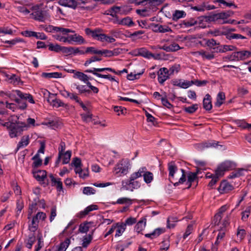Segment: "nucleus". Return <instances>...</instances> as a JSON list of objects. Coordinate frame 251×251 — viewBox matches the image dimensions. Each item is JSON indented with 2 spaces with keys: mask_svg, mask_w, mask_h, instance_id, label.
I'll list each match as a JSON object with an SVG mask.
<instances>
[{
  "mask_svg": "<svg viewBox=\"0 0 251 251\" xmlns=\"http://www.w3.org/2000/svg\"><path fill=\"white\" fill-rule=\"evenodd\" d=\"M130 168L129 161L127 159L120 160L113 169L114 175L117 176L126 175Z\"/></svg>",
  "mask_w": 251,
  "mask_h": 251,
  "instance_id": "nucleus-3",
  "label": "nucleus"
},
{
  "mask_svg": "<svg viewBox=\"0 0 251 251\" xmlns=\"http://www.w3.org/2000/svg\"><path fill=\"white\" fill-rule=\"evenodd\" d=\"M137 174L136 172H134L131 174L129 178L128 185L131 186L132 189L131 191H132L133 189H137L141 186L140 182L135 180L139 177H135V175Z\"/></svg>",
  "mask_w": 251,
  "mask_h": 251,
  "instance_id": "nucleus-15",
  "label": "nucleus"
},
{
  "mask_svg": "<svg viewBox=\"0 0 251 251\" xmlns=\"http://www.w3.org/2000/svg\"><path fill=\"white\" fill-rule=\"evenodd\" d=\"M201 57L203 59L211 60L214 58V55L212 52H209L203 50V53Z\"/></svg>",
  "mask_w": 251,
  "mask_h": 251,
  "instance_id": "nucleus-63",
  "label": "nucleus"
},
{
  "mask_svg": "<svg viewBox=\"0 0 251 251\" xmlns=\"http://www.w3.org/2000/svg\"><path fill=\"white\" fill-rule=\"evenodd\" d=\"M32 218L39 223L40 221H44L45 220L46 218V214L43 212H38Z\"/></svg>",
  "mask_w": 251,
  "mask_h": 251,
  "instance_id": "nucleus-47",
  "label": "nucleus"
},
{
  "mask_svg": "<svg viewBox=\"0 0 251 251\" xmlns=\"http://www.w3.org/2000/svg\"><path fill=\"white\" fill-rule=\"evenodd\" d=\"M70 244V240L67 238L65 241L60 243L58 251H65Z\"/></svg>",
  "mask_w": 251,
  "mask_h": 251,
  "instance_id": "nucleus-43",
  "label": "nucleus"
},
{
  "mask_svg": "<svg viewBox=\"0 0 251 251\" xmlns=\"http://www.w3.org/2000/svg\"><path fill=\"white\" fill-rule=\"evenodd\" d=\"M132 201H133V200H132L131 199H129L128 198H126V197H123V198H121L118 199L117 200V201L116 202H113V204H127L128 205H130L132 204Z\"/></svg>",
  "mask_w": 251,
  "mask_h": 251,
  "instance_id": "nucleus-37",
  "label": "nucleus"
},
{
  "mask_svg": "<svg viewBox=\"0 0 251 251\" xmlns=\"http://www.w3.org/2000/svg\"><path fill=\"white\" fill-rule=\"evenodd\" d=\"M38 227V223L34 219L32 218L31 220L28 223V229L33 232L37 230Z\"/></svg>",
  "mask_w": 251,
  "mask_h": 251,
  "instance_id": "nucleus-39",
  "label": "nucleus"
},
{
  "mask_svg": "<svg viewBox=\"0 0 251 251\" xmlns=\"http://www.w3.org/2000/svg\"><path fill=\"white\" fill-rule=\"evenodd\" d=\"M168 170L169 171V178L174 186H178L185 181L186 177L183 169H180V172H178L177 167L174 163L171 162L168 164Z\"/></svg>",
  "mask_w": 251,
  "mask_h": 251,
  "instance_id": "nucleus-1",
  "label": "nucleus"
},
{
  "mask_svg": "<svg viewBox=\"0 0 251 251\" xmlns=\"http://www.w3.org/2000/svg\"><path fill=\"white\" fill-rule=\"evenodd\" d=\"M120 10L121 7L113 6L107 11V14L111 16L113 19L118 18L117 14L120 13Z\"/></svg>",
  "mask_w": 251,
  "mask_h": 251,
  "instance_id": "nucleus-33",
  "label": "nucleus"
},
{
  "mask_svg": "<svg viewBox=\"0 0 251 251\" xmlns=\"http://www.w3.org/2000/svg\"><path fill=\"white\" fill-rule=\"evenodd\" d=\"M85 33L87 35H90L94 39L101 41L103 33H102V30L100 28H97L95 30H91L89 28L85 29Z\"/></svg>",
  "mask_w": 251,
  "mask_h": 251,
  "instance_id": "nucleus-10",
  "label": "nucleus"
},
{
  "mask_svg": "<svg viewBox=\"0 0 251 251\" xmlns=\"http://www.w3.org/2000/svg\"><path fill=\"white\" fill-rule=\"evenodd\" d=\"M98 207L97 205L92 204L86 207L84 210L80 211L78 214V217L80 218L87 215L90 212L97 210Z\"/></svg>",
  "mask_w": 251,
  "mask_h": 251,
  "instance_id": "nucleus-26",
  "label": "nucleus"
},
{
  "mask_svg": "<svg viewBox=\"0 0 251 251\" xmlns=\"http://www.w3.org/2000/svg\"><path fill=\"white\" fill-rule=\"evenodd\" d=\"M84 49V47H73V55H83L85 54V51L82 49Z\"/></svg>",
  "mask_w": 251,
  "mask_h": 251,
  "instance_id": "nucleus-58",
  "label": "nucleus"
},
{
  "mask_svg": "<svg viewBox=\"0 0 251 251\" xmlns=\"http://www.w3.org/2000/svg\"><path fill=\"white\" fill-rule=\"evenodd\" d=\"M85 51V54L91 53L95 54H100V50L96 49L93 47H87Z\"/></svg>",
  "mask_w": 251,
  "mask_h": 251,
  "instance_id": "nucleus-56",
  "label": "nucleus"
},
{
  "mask_svg": "<svg viewBox=\"0 0 251 251\" xmlns=\"http://www.w3.org/2000/svg\"><path fill=\"white\" fill-rule=\"evenodd\" d=\"M197 178V174L194 173H190L188 175V181L187 184H188V188L191 186L192 183L195 181Z\"/></svg>",
  "mask_w": 251,
  "mask_h": 251,
  "instance_id": "nucleus-46",
  "label": "nucleus"
},
{
  "mask_svg": "<svg viewBox=\"0 0 251 251\" xmlns=\"http://www.w3.org/2000/svg\"><path fill=\"white\" fill-rule=\"evenodd\" d=\"M111 21L115 24L127 26H132L134 25L131 18L129 17H126L122 19H119V18L112 19L111 20Z\"/></svg>",
  "mask_w": 251,
  "mask_h": 251,
  "instance_id": "nucleus-11",
  "label": "nucleus"
},
{
  "mask_svg": "<svg viewBox=\"0 0 251 251\" xmlns=\"http://www.w3.org/2000/svg\"><path fill=\"white\" fill-rule=\"evenodd\" d=\"M197 24V21L194 19H190L183 21L181 25L183 27H189L196 25Z\"/></svg>",
  "mask_w": 251,
  "mask_h": 251,
  "instance_id": "nucleus-38",
  "label": "nucleus"
},
{
  "mask_svg": "<svg viewBox=\"0 0 251 251\" xmlns=\"http://www.w3.org/2000/svg\"><path fill=\"white\" fill-rule=\"evenodd\" d=\"M35 241L36 237L34 234L29 235L26 242V247L28 249H31Z\"/></svg>",
  "mask_w": 251,
  "mask_h": 251,
  "instance_id": "nucleus-45",
  "label": "nucleus"
},
{
  "mask_svg": "<svg viewBox=\"0 0 251 251\" xmlns=\"http://www.w3.org/2000/svg\"><path fill=\"white\" fill-rule=\"evenodd\" d=\"M62 95L64 97L69 98L71 100H75L76 102L78 101V100H79V98L76 94L72 93L66 90L63 91Z\"/></svg>",
  "mask_w": 251,
  "mask_h": 251,
  "instance_id": "nucleus-41",
  "label": "nucleus"
},
{
  "mask_svg": "<svg viewBox=\"0 0 251 251\" xmlns=\"http://www.w3.org/2000/svg\"><path fill=\"white\" fill-rule=\"evenodd\" d=\"M236 166V163L231 160H226L220 164L215 170L218 176H222L226 171L234 169Z\"/></svg>",
  "mask_w": 251,
  "mask_h": 251,
  "instance_id": "nucleus-5",
  "label": "nucleus"
},
{
  "mask_svg": "<svg viewBox=\"0 0 251 251\" xmlns=\"http://www.w3.org/2000/svg\"><path fill=\"white\" fill-rule=\"evenodd\" d=\"M98 207L97 205L92 204L86 207L84 210L80 211L78 214V217L80 218L87 215L90 212L97 210Z\"/></svg>",
  "mask_w": 251,
  "mask_h": 251,
  "instance_id": "nucleus-27",
  "label": "nucleus"
},
{
  "mask_svg": "<svg viewBox=\"0 0 251 251\" xmlns=\"http://www.w3.org/2000/svg\"><path fill=\"white\" fill-rule=\"evenodd\" d=\"M136 173L137 174L135 175V177L143 176L144 180L147 184L151 183L153 180L154 176L153 174L147 171V169L145 167L139 168Z\"/></svg>",
  "mask_w": 251,
  "mask_h": 251,
  "instance_id": "nucleus-6",
  "label": "nucleus"
},
{
  "mask_svg": "<svg viewBox=\"0 0 251 251\" xmlns=\"http://www.w3.org/2000/svg\"><path fill=\"white\" fill-rule=\"evenodd\" d=\"M145 32L143 30H139L137 31H135L133 33L130 34L129 36V38H131L133 40H135L137 39L138 38H140V37H137L139 36L140 35L144 34Z\"/></svg>",
  "mask_w": 251,
  "mask_h": 251,
  "instance_id": "nucleus-62",
  "label": "nucleus"
},
{
  "mask_svg": "<svg viewBox=\"0 0 251 251\" xmlns=\"http://www.w3.org/2000/svg\"><path fill=\"white\" fill-rule=\"evenodd\" d=\"M136 52L137 55L147 58H150L151 57H152L153 56V55L149 51L145 48H139L137 50Z\"/></svg>",
  "mask_w": 251,
  "mask_h": 251,
  "instance_id": "nucleus-31",
  "label": "nucleus"
},
{
  "mask_svg": "<svg viewBox=\"0 0 251 251\" xmlns=\"http://www.w3.org/2000/svg\"><path fill=\"white\" fill-rule=\"evenodd\" d=\"M58 4L64 7H67L75 9L77 7L75 0H59Z\"/></svg>",
  "mask_w": 251,
  "mask_h": 251,
  "instance_id": "nucleus-21",
  "label": "nucleus"
},
{
  "mask_svg": "<svg viewBox=\"0 0 251 251\" xmlns=\"http://www.w3.org/2000/svg\"><path fill=\"white\" fill-rule=\"evenodd\" d=\"M101 60L100 57L97 56H93L90 58L88 59L84 63V65L85 66H88L93 62L96 61H100Z\"/></svg>",
  "mask_w": 251,
  "mask_h": 251,
  "instance_id": "nucleus-55",
  "label": "nucleus"
},
{
  "mask_svg": "<svg viewBox=\"0 0 251 251\" xmlns=\"http://www.w3.org/2000/svg\"><path fill=\"white\" fill-rule=\"evenodd\" d=\"M151 26L152 27V30L155 32L165 33L172 31L171 29L167 25L153 23L151 24Z\"/></svg>",
  "mask_w": 251,
  "mask_h": 251,
  "instance_id": "nucleus-18",
  "label": "nucleus"
},
{
  "mask_svg": "<svg viewBox=\"0 0 251 251\" xmlns=\"http://www.w3.org/2000/svg\"><path fill=\"white\" fill-rule=\"evenodd\" d=\"M49 50L50 51H54L55 52L61 51L62 46H60L58 44L53 45L52 44H50L48 46Z\"/></svg>",
  "mask_w": 251,
  "mask_h": 251,
  "instance_id": "nucleus-59",
  "label": "nucleus"
},
{
  "mask_svg": "<svg viewBox=\"0 0 251 251\" xmlns=\"http://www.w3.org/2000/svg\"><path fill=\"white\" fill-rule=\"evenodd\" d=\"M30 137L28 135L23 136L19 142L17 147V150H19L21 148L27 146L29 143Z\"/></svg>",
  "mask_w": 251,
  "mask_h": 251,
  "instance_id": "nucleus-28",
  "label": "nucleus"
},
{
  "mask_svg": "<svg viewBox=\"0 0 251 251\" xmlns=\"http://www.w3.org/2000/svg\"><path fill=\"white\" fill-rule=\"evenodd\" d=\"M33 176L39 181L43 182L44 186L48 185V183L44 182L45 179L47 176V172L45 170H37L33 172Z\"/></svg>",
  "mask_w": 251,
  "mask_h": 251,
  "instance_id": "nucleus-16",
  "label": "nucleus"
},
{
  "mask_svg": "<svg viewBox=\"0 0 251 251\" xmlns=\"http://www.w3.org/2000/svg\"><path fill=\"white\" fill-rule=\"evenodd\" d=\"M6 96L9 98L11 100L15 101L16 102L20 99H28V101L31 103H34L32 96L26 93H23L20 90H12L11 92L6 93Z\"/></svg>",
  "mask_w": 251,
  "mask_h": 251,
  "instance_id": "nucleus-4",
  "label": "nucleus"
},
{
  "mask_svg": "<svg viewBox=\"0 0 251 251\" xmlns=\"http://www.w3.org/2000/svg\"><path fill=\"white\" fill-rule=\"evenodd\" d=\"M147 223V219L146 217H143L141 220L136 224L135 226V230L137 233H140L145 228Z\"/></svg>",
  "mask_w": 251,
  "mask_h": 251,
  "instance_id": "nucleus-24",
  "label": "nucleus"
},
{
  "mask_svg": "<svg viewBox=\"0 0 251 251\" xmlns=\"http://www.w3.org/2000/svg\"><path fill=\"white\" fill-rule=\"evenodd\" d=\"M233 14L231 11H226L224 12H220L214 15V19L215 20H222L223 21L222 23L227 24L230 23L229 21L227 20V18L231 16Z\"/></svg>",
  "mask_w": 251,
  "mask_h": 251,
  "instance_id": "nucleus-14",
  "label": "nucleus"
},
{
  "mask_svg": "<svg viewBox=\"0 0 251 251\" xmlns=\"http://www.w3.org/2000/svg\"><path fill=\"white\" fill-rule=\"evenodd\" d=\"M73 77L77 78L84 82H86L89 79V77L86 75L80 72H75Z\"/></svg>",
  "mask_w": 251,
  "mask_h": 251,
  "instance_id": "nucleus-36",
  "label": "nucleus"
},
{
  "mask_svg": "<svg viewBox=\"0 0 251 251\" xmlns=\"http://www.w3.org/2000/svg\"><path fill=\"white\" fill-rule=\"evenodd\" d=\"M169 71L166 68H161L158 72V80L160 84H163L169 78Z\"/></svg>",
  "mask_w": 251,
  "mask_h": 251,
  "instance_id": "nucleus-12",
  "label": "nucleus"
},
{
  "mask_svg": "<svg viewBox=\"0 0 251 251\" xmlns=\"http://www.w3.org/2000/svg\"><path fill=\"white\" fill-rule=\"evenodd\" d=\"M104 71H108L109 72H112L116 74V71L111 68H93L92 69H88L85 71L86 73H92L94 75V73H98V72H102Z\"/></svg>",
  "mask_w": 251,
  "mask_h": 251,
  "instance_id": "nucleus-29",
  "label": "nucleus"
},
{
  "mask_svg": "<svg viewBox=\"0 0 251 251\" xmlns=\"http://www.w3.org/2000/svg\"><path fill=\"white\" fill-rule=\"evenodd\" d=\"M225 95L223 92H219L216 98V102L215 103V106L219 107L224 103L225 100Z\"/></svg>",
  "mask_w": 251,
  "mask_h": 251,
  "instance_id": "nucleus-34",
  "label": "nucleus"
},
{
  "mask_svg": "<svg viewBox=\"0 0 251 251\" xmlns=\"http://www.w3.org/2000/svg\"><path fill=\"white\" fill-rule=\"evenodd\" d=\"M69 44H72L73 42H75L78 45L86 43V41L83 37L76 33L69 35Z\"/></svg>",
  "mask_w": 251,
  "mask_h": 251,
  "instance_id": "nucleus-17",
  "label": "nucleus"
},
{
  "mask_svg": "<svg viewBox=\"0 0 251 251\" xmlns=\"http://www.w3.org/2000/svg\"><path fill=\"white\" fill-rule=\"evenodd\" d=\"M159 49L165 50L167 52H172L178 50L180 49V47L178 44L173 43L169 46L164 45L162 47H159Z\"/></svg>",
  "mask_w": 251,
  "mask_h": 251,
  "instance_id": "nucleus-22",
  "label": "nucleus"
},
{
  "mask_svg": "<svg viewBox=\"0 0 251 251\" xmlns=\"http://www.w3.org/2000/svg\"><path fill=\"white\" fill-rule=\"evenodd\" d=\"M251 211V207L250 206H248L246 208L245 210L242 212L241 219L243 221H246L247 220L248 217L250 216Z\"/></svg>",
  "mask_w": 251,
  "mask_h": 251,
  "instance_id": "nucleus-53",
  "label": "nucleus"
},
{
  "mask_svg": "<svg viewBox=\"0 0 251 251\" xmlns=\"http://www.w3.org/2000/svg\"><path fill=\"white\" fill-rule=\"evenodd\" d=\"M192 9L198 11H204L205 9L209 10L212 9V8H211L210 6H206L205 3L203 2L201 4L192 7Z\"/></svg>",
  "mask_w": 251,
  "mask_h": 251,
  "instance_id": "nucleus-42",
  "label": "nucleus"
},
{
  "mask_svg": "<svg viewBox=\"0 0 251 251\" xmlns=\"http://www.w3.org/2000/svg\"><path fill=\"white\" fill-rule=\"evenodd\" d=\"M211 100L210 96L208 94H206L203 100V108L206 110H210L212 109V105Z\"/></svg>",
  "mask_w": 251,
  "mask_h": 251,
  "instance_id": "nucleus-30",
  "label": "nucleus"
},
{
  "mask_svg": "<svg viewBox=\"0 0 251 251\" xmlns=\"http://www.w3.org/2000/svg\"><path fill=\"white\" fill-rule=\"evenodd\" d=\"M165 231V229L162 228H158L155 229L151 233H148L145 234V237L148 238H153L158 237L161 233Z\"/></svg>",
  "mask_w": 251,
  "mask_h": 251,
  "instance_id": "nucleus-35",
  "label": "nucleus"
},
{
  "mask_svg": "<svg viewBox=\"0 0 251 251\" xmlns=\"http://www.w3.org/2000/svg\"><path fill=\"white\" fill-rule=\"evenodd\" d=\"M193 84H194V81H184L183 82H179L177 84V86H179L180 88H183V89H186L191 85H192Z\"/></svg>",
  "mask_w": 251,
  "mask_h": 251,
  "instance_id": "nucleus-54",
  "label": "nucleus"
},
{
  "mask_svg": "<svg viewBox=\"0 0 251 251\" xmlns=\"http://www.w3.org/2000/svg\"><path fill=\"white\" fill-rule=\"evenodd\" d=\"M248 172V170L243 168L238 169L237 170L232 172L228 176L229 178H234L235 177H239L246 175V173Z\"/></svg>",
  "mask_w": 251,
  "mask_h": 251,
  "instance_id": "nucleus-23",
  "label": "nucleus"
},
{
  "mask_svg": "<svg viewBox=\"0 0 251 251\" xmlns=\"http://www.w3.org/2000/svg\"><path fill=\"white\" fill-rule=\"evenodd\" d=\"M33 12L30 14L31 17L36 21L39 22H44L46 19L45 13L40 7L37 6H34L32 7Z\"/></svg>",
  "mask_w": 251,
  "mask_h": 251,
  "instance_id": "nucleus-8",
  "label": "nucleus"
},
{
  "mask_svg": "<svg viewBox=\"0 0 251 251\" xmlns=\"http://www.w3.org/2000/svg\"><path fill=\"white\" fill-rule=\"evenodd\" d=\"M234 189L232 185L226 180L222 181L218 188V191L221 194L227 193Z\"/></svg>",
  "mask_w": 251,
  "mask_h": 251,
  "instance_id": "nucleus-13",
  "label": "nucleus"
},
{
  "mask_svg": "<svg viewBox=\"0 0 251 251\" xmlns=\"http://www.w3.org/2000/svg\"><path fill=\"white\" fill-rule=\"evenodd\" d=\"M113 108L114 111L117 113L118 116L121 115H125L127 112L126 109L122 106H115Z\"/></svg>",
  "mask_w": 251,
  "mask_h": 251,
  "instance_id": "nucleus-48",
  "label": "nucleus"
},
{
  "mask_svg": "<svg viewBox=\"0 0 251 251\" xmlns=\"http://www.w3.org/2000/svg\"><path fill=\"white\" fill-rule=\"evenodd\" d=\"M146 6L145 8L137 9L136 10V13L142 17L150 16L153 11L150 7H148V5Z\"/></svg>",
  "mask_w": 251,
  "mask_h": 251,
  "instance_id": "nucleus-25",
  "label": "nucleus"
},
{
  "mask_svg": "<svg viewBox=\"0 0 251 251\" xmlns=\"http://www.w3.org/2000/svg\"><path fill=\"white\" fill-rule=\"evenodd\" d=\"M25 100H28V99H20L18 101L16 102L19 108L21 109H25L27 107V104L25 102Z\"/></svg>",
  "mask_w": 251,
  "mask_h": 251,
  "instance_id": "nucleus-60",
  "label": "nucleus"
},
{
  "mask_svg": "<svg viewBox=\"0 0 251 251\" xmlns=\"http://www.w3.org/2000/svg\"><path fill=\"white\" fill-rule=\"evenodd\" d=\"M53 37L54 39L60 42H63L64 43L67 42L69 43V36L68 37H65L60 35L59 33H56L53 35Z\"/></svg>",
  "mask_w": 251,
  "mask_h": 251,
  "instance_id": "nucleus-57",
  "label": "nucleus"
},
{
  "mask_svg": "<svg viewBox=\"0 0 251 251\" xmlns=\"http://www.w3.org/2000/svg\"><path fill=\"white\" fill-rule=\"evenodd\" d=\"M72 155V152L71 151H67L65 152H63L62 154V164H66L69 163Z\"/></svg>",
  "mask_w": 251,
  "mask_h": 251,
  "instance_id": "nucleus-40",
  "label": "nucleus"
},
{
  "mask_svg": "<svg viewBox=\"0 0 251 251\" xmlns=\"http://www.w3.org/2000/svg\"><path fill=\"white\" fill-rule=\"evenodd\" d=\"M42 76L46 78H59L61 76V74L57 72L43 73Z\"/></svg>",
  "mask_w": 251,
  "mask_h": 251,
  "instance_id": "nucleus-44",
  "label": "nucleus"
},
{
  "mask_svg": "<svg viewBox=\"0 0 251 251\" xmlns=\"http://www.w3.org/2000/svg\"><path fill=\"white\" fill-rule=\"evenodd\" d=\"M186 13L184 11L176 10L173 14V19L174 20H177L180 18L184 17Z\"/></svg>",
  "mask_w": 251,
  "mask_h": 251,
  "instance_id": "nucleus-52",
  "label": "nucleus"
},
{
  "mask_svg": "<svg viewBox=\"0 0 251 251\" xmlns=\"http://www.w3.org/2000/svg\"><path fill=\"white\" fill-rule=\"evenodd\" d=\"M61 52L67 55H73V47H62Z\"/></svg>",
  "mask_w": 251,
  "mask_h": 251,
  "instance_id": "nucleus-64",
  "label": "nucleus"
},
{
  "mask_svg": "<svg viewBox=\"0 0 251 251\" xmlns=\"http://www.w3.org/2000/svg\"><path fill=\"white\" fill-rule=\"evenodd\" d=\"M49 177L50 178L51 185L55 186L58 191H63V184L60 178H56L54 177L52 174H50Z\"/></svg>",
  "mask_w": 251,
  "mask_h": 251,
  "instance_id": "nucleus-19",
  "label": "nucleus"
},
{
  "mask_svg": "<svg viewBox=\"0 0 251 251\" xmlns=\"http://www.w3.org/2000/svg\"><path fill=\"white\" fill-rule=\"evenodd\" d=\"M94 75H96V76H97L98 77L106 78V79H109L110 81H116V82H118V81L115 79L114 76H113L109 74L102 75V74H100L98 73H94Z\"/></svg>",
  "mask_w": 251,
  "mask_h": 251,
  "instance_id": "nucleus-50",
  "label": "nucleus"
},
{
  "mask_svg": "<svg viewBox=\"0 0 251 251\" xmlns=\"http://www.w3.org/2000/svg\"><path fill=\"white\" fill-rule=\"evenodd\" d=\"M5 125L8 131L9 136L12 138L22 134L25 128L27 127V125L25 123H20L17 122L16 123L8 122Z\"/></svg>",
  "mask_w": 251,
  "mask_h": 251,
  "instance_id": "nucleus-2",
  "label": "nucleus"
},
{
  "mask_svg": "<svg viewBox=\"0 0 251 251\" xmlns=\"http://www.w3.org/2000/svg\"><path fill=\"white\" fill-rule=\"evenodd\" d=\"M53 30L55 31L56 32H60L62 33L63 35H67L68 33L72 32L74 33L75 31L72 30L69 28H62L57 26H49L47 27L46 30L47 31H50L51 30Z\"/></svg>",
  "mask_w": 251,
  "mask_h": 251,
  "instance_id": "nucleus-20",
  "label": "nucleus"
},
{
  "mask_svg": "<svg viewBox=\"0 0 251 251\" xmlns=\"http://www.w3.org/2000/svg\"><path fill=\"white\" fill-rule=\"evenodd\" d=\"M115 225H117L115 236L116 237L121 236L126 230L125 225L124 224V223H118L115 224Z\"/></svg>",
  "mask_w": 251,
  "mask_h": 251,
  "instance_id": "nucleus-32",
  "label": "nucleus"
},
{
  "mask_svg": "<svg viewBox=\"0 0 251 251\" xmlns=\"http://www.w3.org/2000/svg\"><path fill=\"white\" fill-rule=\"evenodd\" d=\"M165 0H135L134 3L136 5H144L150 7L152 11L156 10L157 6L161 5Z\"/></svg>",
  "mask_w": 251,
  "mask_h": 251,
  "instance_id": "nucleus-7",
  "label": "nucleus"
},
{
  "mask_svg": "<svg viewBox=\"0 0 251 251\" xmlns=\"http://www.w3.org/2000/svg\"><path fill=\"white\" fill-rule=\"evenodd\" d=\"M144 73V71L141 72L136 73L135 72H131L129 74L127 75V78L129 80H134L135 79H138L141 75Z\"/></svg>",
  "mask_w": 251,
  "mask_h": 251,
  "instance_id": "nucleus-51",
  "label": "nucleus"
},
{
  "mask_svg": "<svg viewBox=\"0 0 251 251\" xmlns=\"http://www.w3.org/2000/svg\"><path fill=\"white\" fill-rule=\"evenodd\" d=\"M251 55V52L248 50H241L235 51L232 53V57L233 59L236 61L244 60L249 58Z\"/></svg>",
  "mask_w": 251,
  "mask_h": 251,
  "instance_id": "nucleus-9",
  "label": "nucleus"
},
{
  "mask_svg": "<svg viewBox=\"0 0 251 251\" xmlns=\"http://www.w3.org/2000/svg\"><path fill=\"white\" fill-rule=\"evenodd\" d=\"M96 190L91 187H85L83 188V193L85 195H90L94 194Z\"/></svg>",
  "mask_w": 251,
  "mask_h": 251,
  "instance_id": "nucleus-61",
  "label": "nucleus"
},
{
  "mask_svg": "<svg viewBox=\"0 0 251 251\" xmlns=\"http://www.w3.org/2000/svg\"><path fill=\"white\" fill-rule=\"evenodd\" d=\"M14 7L17 9V10L23 14L24 15H26L30 13V11L29 9H28L26 6L24 5H15Z\"/></svg>",
  "mask_w": 251,
  "mask_h": 251,
  "instance_id": "nucleus-49",
  "label": "nucleus"
}]
</instances>
